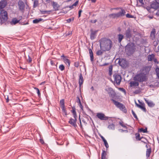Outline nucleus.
Listing matches in <instances>:
<instances>
[{
	"instance_id": "59",
	"label": "nucleus",
	"mask_w": 159,
	"mask_h": 159,
	"mask_svg": "<svg viewBox=\"0 0 159 159\" xmlns=\"http://www.w3.org/2000/svg\"><path fill=\"white\" fill-rule=\"evenodd\" d=\"M76 100L77 102H78V103H79V101H80V98L78 97H76Z\"/></svg>"
},
{
	"instance_id": "60",
	"label": "nucleus",
	"mask_w": 159,
	"mask_h": 159,
	"mask_svg": "<svg viewBox=\"0 0 159 159\" xmlns=\"http://www.w3.org/2000/svg\"><path fill=\"white\" fill-rule=\"evenodd\" d=\"M88 1H91L93 3H95L96 1V0H88Z\"/></svg>"
},
{
	"instance_id": "63",
	"label": "nucleus",
	"mask_w": 159,
	"mask_h": 159,
	"mask_svg": "<svg viewBox=\"0 0 159 159\" xmlns=\"http://www.w3.org/2000/svg\"><path fill=\"white\" fill-rule=\"evenodd\" d=\"M82 121L84 123H85L86 124H87V123H86L85 121L84 120V119H83L82 120Z\"/></svg>"
},
{
	"instance_id": "29",
	"label": "nucleus",
	"mask_w": 159,
	"mask_h": 159,
	"mask_svg": "<svg viewBox=\"0 0 159 159\" xmlns=\"http://www.w3.org/2000/svg\"><path fill=\"white\" fill-rule=\"evenodd\" d=\"M113 69V66L110 65L109 67V75L111 76L112 74V71Z\"/></svg>"
},
{
	"instance_id": "3",
	"label": "nucleus",
	"mask_w": 159,
	"mask_h": 159,
	"mask_svg": "<svg viewBox=\"0 0 159 159\" xmlns=\"http://www.w3.org/2000/svg\"><path fill=\"white\" fill-rule=\"evenodd\" d=\"M100 47L103 51H109L112 47V41L105 38L101 39L100 40Z\"/></svg>"
},
{
	"instance_id": "22",
	"label": "nucleus",
	"mask_w": 159,
	"mask_h": 159,
	"mask_svg": "<svg viewBox=\"0 0 159 159\" xmlns=\"http://www.w3.org/2000/svg\"><path fill=\"white\" fill-rule=\"evenodd\" d=\"M20 20H17V19L16 18H13L11 21L10 22V23L11 25H15L16 24L19 22Z\"/></svg>"
},
{
	"instance_id": "32",
	"label": "nucleus",
	"mask_w": 159,
	"mask_h": 159,
	"mask_svg": "<svg viewBox=\"0 0 159 159\" xmlns=\"http://www.w3.org/2000/svg\"><path fill=\"white\" fill-rule=\"evenodd\" d=\"M124 38V36L122 34H119L118 35V41L120 43Z\"/></svg>"
},
{
	"instance_id": "37",
	"label": "nucleus",
	"mask_w": 159,
	"mask_h": 159,
	"mask_svg": "<svg viewBox=\"0 0 159 159\" xmlns=\"http://www.w3.org/2000/svg\"><path fill=\"white\" fill-rule=\"evenodd\" d=\"M109 16L110 17H112L113 18H118L116 13H112L110 14L109 15Z\"/></svg>"
},
{
	"instance_id": "2",
	"label": "nucleus",
	"mask_w": 159,
	"mask_h": 159,
	"mask_svg": "<svg viewBox=\"0 0 159 159\" xmlns=\"http://www.w3.org/2000/svg\"><path fill=\"white\" fill-rule=\"evenodd\" d=\"M107 91L109 97L112 98L111 99V101L113 102L116 106L119 108L120 110L124 112L125 113H127V110L125 105L114 99L116 97V93L113 89L111 88H109L108 89Z\"/></svg>"
},
{
	"instance_id": "35",
	"label": "nucleus",
	"mask_w": 159,
	"mask_h": 159,
	"mask_svg": "<svg viewBox=\"0 0 159 159\" xmlns=\"http://www.w3.org/2000/svg\"><path fill=\"white\" fill-rule=\"evenodd\" d=\"M103 52L102 50H99L97 51L96 52V55L98 56H100L102 55L103 53Z\"/></svg>"
},
{
	"instance_id": "61",
	"label": "nucleus",
	"mask_w": 159,
	"mask_h": 159,
	"mask_svg": "<svg viewBox=\"0 0 159 159\" xmlns=\"http://www.w3.org/2000/svg\"><path fill=\"white\" fill-rule=\"evenodd\" d=\"M153 59V61L155 62V63H156L157 62V63H158V62H157V60L156 59V58H154Z\"/></svg>"
},
{
	"instance_id": "53",
	"label": "nucleus",
	"mask_w": 159,
	"mask_h": 159,
	"mask_svg": "<svg viewBox=\"0 0 159 159\" xmlns=\"http://www.w3.org/2000/svg\"><path fill=\"white\" fill-rule=\"evenodd\" d=\"M5 98L6 100V102H8L9 101V99L8 96H5Z\"/></svg>"
},
{
	"instance_id": "38",
	"label": "nucleus",
	"mask_w": 159,
	"mask_h": 159,
	"mask_svg": "<svg viewBox=\"0 0 159 159\" xmlns=\"http://www.w3.org/2000/svg\"><path fill=\"white\" fill-rule=\"evenodd\" d=\"M119 124L122 127L125 128L126 129H127V127L125 125V124H124V123L123 121H120L119 122Z\"/></svg>"
},
{
	"instance_id": "5",
	"label": "nucleus",
	"mask_w": 159,
	"mask_h": 159,
	"mask_svg": "<svg viewBox=\"0 0 159 159\" xmlns=\"http://www.w3.org/2000/svg\"><path fill=\"white\" fill-rule=\"evenodd\" d=\"M72 110L71 111V112L73 114V115L74 117V119L70 118L68 121V123L72 126H73L75 128H76L77 126L76 123L77 121V116L76 115L75 108L74 107H72Z\"/></svg>"
},
{
	"instance_id": "42",
	"label": "nucleus",
	"mask_w": 159,
	"mask_h": 159,
	"mask_svg": "<svg viewBox=\"0 0 159 159\" xmlns=\"http://www.w3.org/2000/svg\"><path fill=\"white\" fill-rule=\"evenodd\" d=\"M126 16L127 18H134V16L132 15L129 14H127L126 15Z\"/></svg>"
},
{
	"instance_id": "12",
	"label": "nucleus",
	"mask_w": 159,
	"mask_h": 159,
	"mask_svg": "<svg viewBox=\"0 0 159 159\" xmlns=\"http://www.w3.org/2000/svg\"><path fill=\"white\" fill-rule=\"evenodd\" d=\"M18 5L19 10L22 11H23L25 7L24 2L21 0H19L18 2Z\"/></svg>"
},
{
	"instance_id": "48",
	"label": "nucleus",
	"mask_w": 159,
	"mask_h": 159,
	"mask_svg": "<svg viewBox=\"0 0 159 159\" xmlns=\"http://www.w3.org/2000/svg\"><path fill=\"white\" fill-rule=\"evenodd\" d=\"M32 61V58L29 56L28 59L27 60V61L29 63H31Z\"/></svg>"
},
{
	"instance_id": "43",
	"label": "nucleus",
	"mask_w": 159,
	"mask_h": 159,
	"mask_svg": "<svg viewBox=\"0 0 159 159\" xmlns=\"http://www.w3.org/2000/svg\"><path fill=\"white\" fill-rule=\"evenodd\" d=\"M141 92L139 89L136 90L134 91V93L135 94H138L140 93Z\"/></svg>"
},
{
	"instance_id": "7",
	"label": "nucleus",
	"mask_w": 159,
	"mask_h": 159,
	"mask_svg": "<svg viewBox=\"0 0 159 159\" xmlns=\"http://www.w3.org/2000/svg\"><path fill=\"white\" fill-rule=\"evenodd\" d=\"M113 77L114 78V81L118 85L120 84L121 80V77L120 75L117 73H115L113 75Z\"/></svg>"
},
{
	"instance_id": "26",
	"label": "nucleus",
	"mask_w": 159,
	"mask_h": 159,
	"mask_svg": "<svg viewBox=\"0 0 159 159\" xmlns=\"http://www.w3.org/2000/svg\"><path fill=\"white\" fill-rule=\"evenodd\" d=\"M155 56L153 54L149 55L148 56V61H151L154 59Z\"/></svg>"
},
{
	"instance_id": "51",
	"label": "nucleus",
	"mask_w": 159,
	"mask_h": 159,
	"mask_svg": "<svg viewBox=\"0 0 159 159\" xmlns=\"http://www.w3.org/2000/svg\"><path fill=\"white\" fill-rule=\"evenodd\" d=\"M79 120H80V127L82 129H83L82 125V123H81V120H80V116H79Z\"/></svg>"
},
{
	"instance_id": "58",
	"label": "nucleus",
	"mask_w": 159,
	"mask_h": 159,
	"mask_svg": "<svg viewBox=\"0 0 159 159\" xmlns=\"http://www.w3.org/2000/svg\"><path fill=\"white\" fill-rule=\"evenodd\" d=\"M67 22L68 23H70L72 21V19L71 18H69L66 20Z\"/></svg>"
},
{
	"instance_id": "10",
	"label": "nucleus",
	"mask_w": 159,
	"mask_h": 159,
	"mask_svg": "<svg viewBox=\"0 0 159 159\" xmlns=\"http://www.w3.org/2000/svg\"><path fill=\"white\" fill-rule=\"evenodd\" d=\"M96 116L101 120H107L108 119V117L105 116L104 114L103 113H97Z\"/></svg>"
},
{
	"instance_id": "45",
	"label": "nucleus",
	"mask_w": 159,
	"mask_h": 159,
	"mask_svg": "<svg viewBox=\"0 0 159 159\" xmlns=\"http://www.w3.org/2000/svg\"><path fill=\"white\" fill-rule=\"evenodd\" d=\"M104 144L105 145V146L106 148H107L109 147V145L108 144V143H107V141L105 140V141H104Z\"/></svg>"
},
{
	"instance_id": "44",
	"label": "nucleus",
	"mask_w": 159,
	"mask_h": 159,
	"mask_svg": "<svg viewBox=\"0 0 159 159\" xmlns=\"http://www.w3.org/2000/svg\"><path fill=\"white\" fill-rule=\"evenodd\" d=\"M156 71L157 73V75L158 78H159V68L158 67H157L156 68Z\"/></svg>"
},
{
	"instance_id": "24",
	"label": "nucleus",
	"mask_w": 159,
	"mask_h": 159,
	"mask_svg": "<svg viewBox=\"0 0 159 159\" xmlns=\"http://www.w3.org/2000/svg\"><path fill=\"white\" fill-rule=\"evenodd\" d=\"M152 152V149L151 148L147 149L146 151V156L147 158H148Z\"/></svg>"
},
{
	"instance_id": "55",
	"label": "nucleus",
	"mask_w": 159,
	"mask_h": 159,
	"mask_svg": "<svg viewBox=\"0 0 159 159\" xmlns=\"http://www.w3.org/2000/svg\"><path fill=\"white\" fill-rule=\"evenodd\" d=\"M109 63H105L101 65L100 66H105L108 65H109Z\"/></svg>"
},
{
	"instance_id": "57",
	"label": "nucleus",
	"mask_w": 159,
	"mask_h": 159,
	"mask_svg": "<svg viewBox=\"0 0 159 159\" xmlns=\"http://www.w3.org/2000/svg\"><path fill=\"white\" fill-rule=\"evenodd\" d=\"M82 12V10H80L79 11V17H80L81 16V13Z\"/></svg>"
},
{
	"instance_id": "27",
	"label": "nucleus",
	"mask_w": 159,
	"mask_h": 159,
	"mask_svg": "<svg viewBox=\"0 0 159 159\" xmlns=\"http://www.w3.org/2000/svg\"><path fill=\"white\" fill-rule=\"evenodd\" d=\"M43 20V19L41 18L36 19L33 20V22L34 24H37L40 21Z\"/></svg>"
},
{
	"instance_id": "54",
	"label": "nucleus",
	"mask_w": 159,
	"mask_h": 159,
	"mask_svg": "<svg viewBox=\"0 0 159 159\" xmlns=\"http://www.w3.org/2000/svg\"><path fill=\"white\" fill-rule=\"evenodd\" d=\"M78 2H79V1L78 0L76 1L73 4V6H76L78 4Z\"/></svg>"
},
{
	"instance_id": "23",
	"label": "nucleus",
	"mask_w": 159,
	"mask_h": 159,
	"mask_svg": "<svg viewBox=\"0 0 159 159\" xmlns=\"http://www.w3.org/2000/svg\"><path fill=\"white\" fill-rule=\"evenodd\" d=\"M89 53L90 54V60L91 61H93L94 59V57L93 56V53L92 50L90 48H88Z\"/></svg>"
},
{
	"instance_id": "39",
	"label": "nucleus",
	"mask_w": 159,
	"mask_h": 159,
	"mask_svg": "<svg viewBox=\"0 0 159 159\" xmlns=\"http://www.w3.org/2000/svg\"><path fill=\"white\" fill-rule=\"evenodd\" d=\"M34 89L37 91L38 96L40 97V96L41 94L39 89L36 87H35Z\"/></svg>"
},
{
	"instance_id": "4",
	"label": "nucleus",
	"mask_w": 159,
	"mask_h": 159,
	"mask_svg": "<svg viewBox=\"0 0 159 159\" xmlns=\"http://www.w3.org/2000/svg\"><path fill=\"white\" fill-rule=\"evenodd\" d=\"M136 46L133 43H129L125 47V51L127 54H133L136 50Z\"/></svg>"
},
{
	"instance_id": "9",
	"label": "nucleus",
	"mask_w": 159,
	"mask_h": 159,
	"mask_svg": "<svg viewBox=\"0 0 159 159\" xmlns=\"http://www.w3.org/2000/svg\"><path fill=\"white\" fill-rule=\"evenodd\" d=\"M65 100L63 99L60 100V105L62 111L63 112L65 115L66 116L67 115L66 111L65 106Z\"/></svg>"
},
{
	"instance_id": "1",
	"label": "nucleus",
	"mask_w": 159,
	"mask_h": 159,
	"mask_svg": "<svg viewBox=\"0 0 159 159\" xmlns=\"http://www.w3.org/2000/svg\"><path fill=\"white\" fill-rule=\"evenodd\" d=\"M151 68L150 66H145L143 67L134 77V80L139 82L147 81Z\"/></svg>"
},
{
	"instance_id": "19",
	"label": "nucleus",
	"mask_w": 159,
	"mask_h": 159,
	"mask_svg": "<svg viewBox=\"0 0 159 159\" xmlns=\"http://www.w3.org/2000/svg\"><path fill=\"white\" fill-rule=\"evenodd\" d=\"M79 85L80 86H81V85H82L83 83L84 80L83 79V77L82 76V74L81 73H80L79 75Z\"/></svg>"
},
{
	"instance_id": "49",
	"label": "nucleus",
	"mask_w": 159,
	"mask_h": 159,
	"mask_svg": "<svg viewBox=\"0 0 159 159\" xmlns=\"http://www.w3.org/2000/svg\"><path fill=\"white\" fill-rule=\"evenodd\" d=\"M78 105L80 106V107L81 108V109L83 110V106L82 105V104L81 102L80 101H79V103H78Z\"/></svg>"
},
{
	"instance_id": "14",
	"label": "nucleus",
	"mask_w": 159,
	"mask_h": 159,
	"mask_svg": "<svg viewBox=\"0 0 159 159\" xmlns=\"http://www.w3.org/2000/svg\"><path fill=\"white\" fill-rule=\"evenodd\" d=\"M90 31L91 32L90 34V38L91 40H93L96 38L98 30L93 31L92 29H91Z\"/></svg>"
},
{
	"instance_id": "30",
	"label": "nucleus",
	"mask_w": 159,
	"mask_h": 159,
	"mask_svg": "<svg viewBox=\"0 0 159 159\" xmlns=\"http://www.w3.org/2000/svg\"><path fill=\"white\" fill-rule=\"evenodd\" d=\"M138 131L139 132H143L144 133H147V128L144 129L143 128L139 129Z\"/></svg>"
},
{
	"instance_id": "17",
	"label": "nucleus",
	"mask_w": 159,
	"mask_h": 159,
	"mask_svg": "<svg viewBox=\"0 0 159 159\" xmlns=\"http://www.w3.org/2000/svg\"><path fill=\"white\" fill-rule=\"evenodd\" d=\"M61 57L62 58L64 62L67 65L69 66L70 64V60L67 59L66 57L65 56L64 54L61 56Z\"/></svg>"
},
{
	"instance_id": "21",
	"label": "nucleus",
	"mask_w": 159,
	"mask_h": 159,
	"mask_svg": "<svg viewBox=\"0 0 159 159\" xmlns=\"http://www.w3.org/2000/svg\"><path fill=\"white\" fill-rule=\"evenodd\" d=\"M52 5L55 11H56L58 10L59 6L56 2H53Z\"/></svg>"
},
{
	"instance_id": "62",
	"label": "nucleus",
	"mask_w": 159,
	"mask_h": 159,
	"mask_svg": "<svg viewBox=\"0 0 159 159\" xmlns=\"http://www.w3.org/2000/svg\"><path fill=\"white\" fill-rule=\"evenodd\" d=\"M74 6H73V5H72L70 6H69V7L71 9H72L74 8Z\"/></svg>"
},
{
	"instance_id": "33",
	"label": "nucleus",
	"mask_w": 159,
	"mask_h": 159,
	"mask_svg": "<svg viewBox=\"0 0 159 159\" xmlns=\"http://www.w3.org/2000/svg\"><path fill=\"white\" fill-rule=\"evenodd\" d=\"M136 139L137 140H140L143 137L140 138V135L139 133H136L135 134Z\"/></svg>"
},
{
	"instance_id": "64",
	"label": "nucleus",
	"mask_w": 159,
	"mask_h": 159,
	"mask_svg": "<svg viewBox=\"0 0 159 159\" xmlns=\"http://www.w3.org/2000/svg\"><path fill=\"white\" fill-rule=\"evenodd\" d=\"M157 15L158 16H159V11H158L157 13Z\"/></svg>"
},
{
	"instance_id": "31",
	"label": "nucleus",
	"mask_w": 159,
	"mask_h": 159,
	"mask_svg": "<svg viewBox=\"0 0 159 159\" xmlns=\"http://www.w3.org/2000/svg\"><path fill=\"white\" fill-rule=\"evenodd\" d=\"M40 12H41V13L42 14H49L51 12V11L40 10Z\"/></svg>"
},
{
	"instance_id": "8",
	"label": "nucleus",
	"mask_w": 159,
	"mask_h": 159,
	"mask_svg": "<svg viewBox=\"0 0 159 159\" xmlns=\"http://www.w3.org/2000/svg\"><path fill=\"white\" fill-rule=\"evenodd\" d=\"M125 37L126 39L130 40V39L132 37L131 31L129 28H128L126 30L125 34Z\"/></svg>"
},
{
	"instance_id": "50",
	"label": "nucleus",
	"mask_w": 159,
	"mask_h": 159,
	"mask_svg": "<svg viewBox=\"0 0 159 159\" xmlns=\"http://www.w3.org/2000/svg\"><path fill=\"white\" fill-rule=\"evenodd\" d=\"M137 2H139L141 4V5H144V3L143 2V0H137Z\"/></svg>"
},
{
	"instance_id": "15",
	"label": "nucleus",
	"mask_w": 159,
	"mask_h": 159,
	"mask_svg": "<svg viewBox=\"0 0 159 159\" xmlns=\"http://www.w3.org/2000/svg\"><path fill=\"white\" fill-rule=\"evenodd\" d=\"M151 8L154 9H157L159 8V3L156 1H154L151 5Z\"/></svg>"
},
{
	"instance_id": "20",
	"label": "nucleus",
	"mask_w": 159,
	"mask_h": 159,
	"mask_svg": "<svg viewBox=\"0 0 159 159\" xmlns=\"http://www.w3.org/2000/svg\"><path fill=\"white\" fill-rule=\"evenodd\" d=\"M139 82L135 81H131L130 82V86L133 87H138L139 86Z\"/></svg>"
},
{
	"instance_id": "41",
	"label": "nucleus",
	"mask_w": 159,
	"mask_h": 159,
	"mask_svg": "<svg viewBox=\"0 0 159 159\" xmlns=\"http://www.w3.org/2000/svg\"><path fill=\"white\" fill-rule=\"evenodd\" d=\"M59 68L61 71H63L65 69V66L61 64L59 66Z\"/></svg>"
},
{
	"instance_id": "11",
	"label": "nucleus",
	"mask_w": 159,
	"mask_h": 159,
	"mask_svg": "<svg viewBox=\"0 0 159 159\" xmlns=\"http://www.w3.org/2000/svg\"><path fill=\"white\" fill-rule=\"evenodd\" d=\"M118 63L122 67H126L127 65L126 60L124 59H120L119 60Z\"/></svg>"
},
{
	"instance_id": "46",
	"label": "nucleus",
	"mask_w": 159,
	"mask_h": 159,
	"mask_svg": "<svg viewBox=\"0 0 159 159\" xmlns=\"http://www.w3.org/2000/svg\"><path fill=\"white\" fill-rule=\"evenodd\" d=\"M38 4V1H34V7H37Z\"/></svg>"
},
{
	"instance_id": "13",
	"label": "nucleus",
	"mask_w": 159,
	"mask_h": 159,
	"mask_svg": "<svg viewBox=\"0 0 159 159\" xmlns=\"http://www.w3.org/2000/svg\"><path fill=\"white\" fill-rule=\"evenodd\" d=\"M139 102L140 104H139L136 103V104L137 106L141 108L143 111L146 112V109L145 107V104L144 103L140 102L139 100Z\"/></svg>"
},
{
	"instance_id": "47",
	"label": "nucleus",
	"mask_w": 159,
	"mask_h": 159,
	"mask_svg": "<svg viewBox=\"0 0 159 159\" xmlns=\"http://www.w3.org/2000/svg\"><path fill=\"white\" fill-rule=\"evenodd\" d=\"M74 66L76 67H78L79 66V63L78 62H75L74 63Z\"/></svg>"
},
{
	"instance_id": "34",
	"label": "nucleus",
	"mask_w": 159,
	"mask_h": 159,
	"mask_svg": "<svg viewBox=\"0 0 159 159\" xmlns=\"http://www.w3.org/2000/svg\"><path fill=\"white\" fill-rule=\"evenodd\" d=\"M115 125L112 123L109 125L108 126V128L110 129L114 130L115 129Z\"/></svg>"
},
{
	"instance_id": "52",
	"label": "nucleus",
	"mask_w": 159,
	"mask_h": 159,
	"mask_svg": "<svg viewBox=\"0 0 159 159\" xmlns=\"http://www.w3.org/2000/svg\"><path fill=\"white\" fill-rule=\"evenodd\" d=\"M119 89H120V90L121 91L123 92H124V93H125V92H125V90L124 88H119Z\"/></svg>"
},
{
	"instance_id": "18",
	"label": "nucleus",
	"mask_w": 159,
	"mask_h": 159,
	"mask_svg": "<svg viewBox=\"0 0 159 159\" xmlns=\"http://www.w3.org/2000/svg\"><path fill=\"white\" fill-rule=\"evenodd\" d=\"M7 2L4 1H0V10H3L2 9L4 8L7 5Z\"/></svg>"
},
{
	"instance_id": "56",
	"label": "nucleus",
	"mask_w": 159,
	"mask_h": 159,
	"mask_svg": "<svg viewBox=\"0 0 159 159\" xmlns=\"http://www.w3.org/2000/svg\"><path fill=\"white\" fill-rule=\"evenodd\" d=\"M100 137L101 139H102V140H103V142L105 141V140H106L104 138V137L100 135Z\"/></svg>"
},
{
	"instance_id": "36",
	"label": "nucleus",
	"mask_w": 159,
	"mask_h": 159,
	"mask_svg": "<svg viewBox=\"0 0 159 159\" xmlns=\"http://www.w3.org/2000/svg\"><path fill=\"white\" fill-rule=\"evenodd\" d=\"M106 155V152L105 150H102V153L101 157L105 159Z\"/></svg>"
},
{
	"instance_id": "16",
	"label": "nucleus",
	"mask_w": 159,
	"mask_h": 159,
	"mask_svg": "<svg viewBox=\"0 0 159 159\" xmlns=\"http://www.w3.org/2000/svg\"><path fill=\"white\" fill-rule=\"evenodd\" d=\"M125 13L126 12L125 10L124 9L121 8V10L119 12L116 13L117 17L119 18V17L124 16Z\"/></svg>"
},
{
	"instance_id": "28",
	"label": "nucleus",
	"mask_w": 159,
	"mask_h": 159,
	"mask_svg": "<svg viewBox=\"0 0 159 159\" xmlns=\"http://www.w3.org/2000/svg\"><path fill=\"white\" fill-rule=\"evenodd\" d=\"M156 30L155 29H153L151 32L150 35L151 37L154 38H155Z\"/></svg>"
},
{
	"instance_id": "25",
	"label": "nucleus",
	"mask_w": 159,
	"mask_h": 159,
	"mask_svg": "<svg viewBox=\"0 0 159 159\" xmlns=\"http://www.w3.org/2000/svg\"><path fill=\"white\" fill-rule=\"evenodd\" d=\"M145 101H146V102L148 104V106H149V107H153L155 105V104L153 103V102H152L149 101H148L145 99Z\"/></svg>"
},
{
	"instance_id": "40",
	"label": "nucleus",
	"mask_w": 159,
	"mask_h": 159,
	"mask_svg": "<svg viewBox=\"0 0 159 159\" xmlns=\"http://www.w3.org/2000/svg\"><path fill=\"white\" fill-rule=\"evenodd\" d=\"M132 113L134 117L137 120H138V118L137 116L135 113V112L133 110H132Z\"/></svg>"
},
{
	"instance_id": "6",
	"label": "nucleus",
	"mask_w": 159,
	"mask_h": 159,
	"mask_svg": "<svg viewBox=\"0 0 159 159\" xmlns=\"http://www.w3.org/2000/svg\"><path fill=\"white\" fill-rule=\"evenodd\" d=\"M8 19V14L6 11L1 10L0 12V24L2 25L5 23Z\"/></svg>"
}]
</instances>
